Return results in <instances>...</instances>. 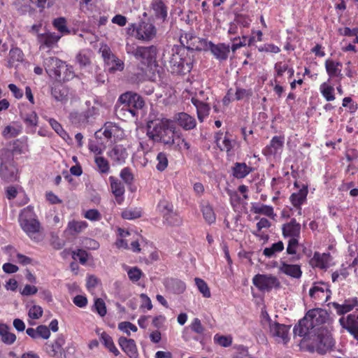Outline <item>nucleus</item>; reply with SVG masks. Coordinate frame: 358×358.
Here are the masks:
<instances>
[{
	"label": "nucleus",
	"instance_id": "1",
	"mask_svg": "<svg viewBox=\"0 0 358 358\" xmlns=\"http://www.w3.org/2000/svg\"><path fill=\"white\" fill-rule=\"evenodd\" d=\"M171 120L166 118L149 121L147 125V135L155 142L173 146L175 143V128L171 126Z\"/></svg>",
	"mask_w": 358,
	"mask_h": 358
},
{
	"label": "nucleus",
	"instance_id": "2",
	"mask_svg": "<svg viewBox=\"0 0 358 358\" xmlns=\"http://www.w3.org/2000/svg\"><path fill=\"white\" fill-rule=\"evenodd\" d=\"M42 58L43 66L50 77L64 80L73 77L69 66L59 58L52 56L46 57L45 55H42Z\"/></svg>",
	"mask_w": 358,
	"mask_h": 358
},
{
	"label": "nucleus",
	"instance_id": "3",
	"mask_svg": "<svg viewBox=\"0 0 358 358\" xmlns=\"http://www.w3.org/2000/svg\"><path fill=\"white\" fill-rule=\"evenodd\" d=\"M127 32L138 41L150 42L157 36V29L152 22L142 20L137 24H129Z\"/></svg>",
	"mask_w": 358,
	"mask_h": 358
},
{
	"label": "nucleus",
	"instance_id": "4",
	"mask_svg": "<svg viewBox=\"0 0 358 358\" xmlns=\"http://www.w3.org/2000/svg\"><path fill=\"white\" fill-rule=\"evenodd\" d=\"M118 102L120 103L121 106L117 108V112L127 111L132 117L136 116L138 110L144 106L143 98L138 94L131 92H127L120 95Z\"/></svg>",
	"mask_w": 358,
	"mask_h": 358
},
{
	"label": "nucleus",
	"instance_id": "5",
	"mask_svg": "<svg viewBox=\"0 0 358 358\" xmlns=\"http://www.w3.org/2000/svg\"><path fill=\"white\" fill-rule=\"evenodd\" d=\"M126 52L133 55L137 60L147 64H151L156 62L158 48L156 45L137 46L134 44H126Z\"/></svg>",
	"mask_w": 358,
	"mask_h": 358
},
{
	"label": "nucleus",
	"instance_id": "6",
	"mask_svg": "<svg viewBox=\"0 0 358 358\" xmlns=\"http://www.w3.org/2000/svg\"><path fill=\"white\" fill-rule=\"evenodd\" d=\"M171 73L176 74H186L192 69V62L190 57L185 55V51H178L172 49V53L169 60Z\"/></svg>",
	"mask_w": 358,
	"mask_h": 358
},
{
	"label": "nucleus",
	"instance_id": "7",
	"mask_svg": "<svg viewBox=\"0 0 358 358\" xmlns=\"http://www.w3.org/2000/svg\"><path fill=\"white\" fill-rule=\"evenodd\" d=\"M332 338L324 330L315 333L309 339L308 348L311 352L323 355L332 346Z\"/></svg>",
	"mask_w": 358,
	"mask_h": 358
},
{
	"label": "nucleus",
	"instance_id": "8",
	"mask_svg": "<svg viewBox=\"0 0 358 358\" xmlns=\"http://www.w3.org/2000/svg\"><path fill=\"white\" fill-rule=\"evenodd\" d=\"M253 284L263 292H269L272 289H279L280 282L277 277L268 274H257L252 279Z\"/></svg>",
	"mask_w": 358,
	"mask_h": 358
},
{
	"label": "nucleus",
	"instance_id": "9",
	"mask_svg": "<svg viewBox=\"0 0 358 358\" xmlns=\"http://www.w3.org/2000/svg\"><path fill=\"white\" fill-rule=\"evenodd\" d=\"M201 43L203 45L202 50H210L213 55L219 61L227 59L230 52V46L229 45L222 43L214 44L206 39L201 41Z\"/></svg>",
	"mask_w": 358,
	"mask_h": 358
},
{
	"label": "nucleus",
	"instance_id": "10",
	"mask_svg": "<svg viewBox=\"0 0 358 358\" xmlns=\"http://www.w3.org/2000/svg\"><path fill=\"white\" fill-rule=\"evenodd\" d=\"M329 315L325 310L315 308L310 310L302 319V324H304L308 320L310 325H312L316 331H322L318 327L326 322Z\"/></svg>",
	"mask_w": 358,
	"mask_h": 358
},
{
	"label": "nucleus",
	"instance_id": "11",
	"mask_svg": "<svg viewBox=\"0 0 358 358\" xmlns=\"http://www.w3.org/2000/svg\"><path fill=\"white\" fill-rule=\"evenodd\" d=\"M22 229L35 243L43 240V236L40 232L41 224L37 218L20 224Z\"/></svg>",
	"mask_w": 358,
	"mask_h": 358
},
{
	"label": "nucleus",
	"instance_id": "12",
	"mask_svg": "<svg viewBox=\"0 0 358 358\" xmlns=\"http://www.w3.org/2000/svg\"><path fill=\"white\" fill-rule=\"evenodd\" d=\"M61 37L62 35L51 31H45V33L38 34L37 42L39 44V50H51L56 48Z\"/></svg>",
	"mask_w": 358,
	"mask_h": 358
},
{
	"label": "nucleus",
	"instance_id": "13",
	"mask_svg": "<svg viewBox=\"0 0 358 358\" xmlns=\"http://www.w3.org/2000/svg\"><path fill=\"white\" fill-rule=\"evenodd\" d=\"M309 296L315 303H322L330 297V292L325 283L315 282L309 290Z\"/></svg>",
	"mask_w": 358,
	"mask_h": 358
},
{
	"label": "nucleus",
	"instance_id": "14",
	"mask_svg": "<svg viewBox=\"0 0 358 358\" xmlns=\"http://www.w3.org/2000/svg\"><path fill=\"white\" fill-rule=\"evenodd\" d=\"M96 108L92 107L83 112H78L73 110L70 113L69 118L71 124L76 127L85 126L90 118L92 117L96 114Z\"/></svg>",
	"mask_w": 358,
	"mask_h": 358
},
{
	"label": "nucleus",
	"instance_id": "15",
	"mask_svg": "<svg viewBox=\"0 0 358 358\" xmlns=\"http://www.w3.org/2000/svg\"><path fill=\"white\" fill-rule=\"evenodd\" d=\"M268 328L270 334L276 341L286 343L289 341L288 334L290 326L274 322L271 323Z\"/></svg>",
	"mask_w": 358,
	"mask_h": 358
},
{
	"label": "nucleus",
	"instance_id": "16",
	"mask_svg": "<svg viewBox=\"0 0 358 358\" xmlns=\"http://www.w3.org/2000/svg\"><path fill=\"white\" fill-rule=\"evenodd\" d=\"M338 322L350 335L358 333V308L347 316H342Z\"/></svg>",
	"mask_w": 358,
	"mask_h": 358
},
{
	"label": "nucleus",
	"instance_id": "17",
	"mask_svg": "<svg viewBox=\"0 0 358 358\" xmlns=\"http://www.w3.org/2000/svg\"><path fill=\"white\" fill-rule=\"evenodd\" d=\"M275 266H277L278 271L287 276L294 278H300L302 275V271L298 264H289L282 259L280 260L279 264L275 263Z\"/></svg>",
	"mask_w": 358,
	"mask_h": 358
},
{
	"label": "nucleus",
	"instance_id": "18",
	"mask_svg": "<svg viewBox=\"0 0 358 358\" xmlns=\"http://www.w3.org/2000/svg\"><path fill=\"white\" fill-rule=\"evenodd\" d=\"M107 155L113 165H121L125 162L128 153L123 145H116L108 151Z\"/></svg>",
	"mask_w": 358,
	"mask_h": 358
},
{
	"label": "nucleus",
	"instance_id": "19",
	"mask_svg": "<svg viewBox=\"0 0 358 358\" xmlns=\"http://www.w3.org/2000/svg\"><path fill=\"white\" fill-rule=\"evenodd\" d=\"M203 38H200L195 36L191 32H185L180 35V43L189 50H195L201 51L203 50V45L201 43V41Z\"/></svg>",
	"mask_w": 358,
	"mask_h": 358
},
{
	"label": "nucleus",
	"instance_id": "20",
	"mask_svg": "<svg viewBox=\"0 0 358 358\" xmlns=\"http://www.w3.org/2000/svg\"><path fill=\"white\" fill-rule=\"evenodd\" d=\"M118 344L122 350L130 358H137L138 357L137 346L134 339L121 336L118 339Z\"/></svg>",
	"mask_w": 358,
	"mask_h": 358
},
{
	"label": "nucleus",
	"instance_id": "21",
	"mask_svg": "<svg viewBox=\"0 0 358 358\" xmlns=\"http://www.w3.org/2000/svg\"><path fill=\"white\" fill-rule=\"evenodd\" d=\"M0 176L6 182H14L18 178V169L16 163L0 166Z\"/></svg>",
	"mask_w": 358,
	"mask_h": 358
},
{
	"label": "nucleus",
	"instance_id": "22",
	"mask_svg": "<svg viewBox=\"0 0 358 358\" xmlns=\"http://www.w3.org/2000/svg\"><path fill=\"white\" fill-rule=\"evenodd\" d=\"M331 306L336 310L338 315L343 316L345 314L350 312L358 306V299L357 297L349 298L345 299L342 304L337 302H332Z\"/></svg>",
	"mask_w": 358,
	"mask_h": 358
},
{
	"label": "nucleus",
	"instance_id": "23",
	"mask_svg": "<svg viewBox=\"0 0 358 358\" xmlns=\"http://www.w3.org/2000/svg\"><path fill=\"white\" fill-rule=\"evenodd\" d=\"M284 137L275 136H273L269 143L263 150V153L266 156L275 155L280 153L283 148Z\"/></svg>",
	"mask_w": 358,
	"mask_h": 358
},
{
	"label": "nucleus",
	"instance_id": "24",
	"mask_svg": "<svg viewBox=\"0 0 358 358\" xmlns=\"http://www.w3.org/2000/svg\"><path fill=\"white\" fill-rule=\"evenodd\" d=\"M151 11L155 18L164 22L168 15V7L162 0H152L150 3Z\"/></svg>",
	"mask_w": 358,
	"mask_h": 358
},
{
	"label": "nucleus",
	"instance_id": "25",
	"mask_svg": "<svg viewBox=\"0 0 358 358\" xmlns=\"http://www.w3.org/2000/svg\"><path fill=\"white\" fill-rule=\"evenodd\" d=\"M174 121L183 129L191 130L196 127V120L186 113H178L174 116Z\"/></svg>",
	"mask_w": 358,
	"mask_h": 358
},
{
	"label": "nucleus",
	"instance_id": "26",
	"mask_svg": "<svg viewBox=\"0 0 358 358\" xmlns=\"http://www.w3.org/2000/svg\"><path fill=\"white\" fill-rule=\"evenodd\" d=\"M282 230L285 237H289L290 238H296L298 239L301 233V224L293 218L289 222L282 225Z\"/></svg>",
	"mask_w": 358,
	"mask_h": 358
},
{
	"label": "nucleus",
	"instance_id": "27",
	"mask_svg": "<svg viewBox=\"0 0 358 358\" xmlns=\"http://www.w3.org/2000/svg\"><path fill=\"white\" fill-rule=\"evenodd\" d=\"M307 320L304 324H302V319L299 321L298 325L294 328V333L304 338L310 339L312 336L317 331Z\"/></svg>",
	"mask_w": 358,
	"mask_h": 358
},
{
	"label": "nucleus",
	"instance_id": "28",
	"mask_svg": "<svg viewBox=\"0 0 358 358\" xmlns=\"http://www.w3.org/2000/svg\"><path fill=\"white\" fill-rule=\"evenodd\" d=\"M331 261V255L329 253H320L315 252L313 257L310 260V264L313 267L324 269L329 267Z\"/></svg>",
	"mask_w": 358,
	"mask_h": 358
},
{
	"label": "nucleus",
	"instance_id": "29",
	"mask_svg": "<svg viewBox=\"0 0 358 358\" xmlns=\"http://www.w3.org/2000/svg\"><path fill=\"white\" fill-rule=\"evenodd\" d=\"M109 181L110 183L111 192L115 196L117 203L121 204L123 201V195L125 192L124 185L121 181L113 176L109 177Z\"/></svg>",
	"mask_w": 358,
	"mask_h": 358
},
{
	"label": "nucleus",
	"instance_id": "30",
	"mask_svg": "<svg viewBox=\"0 0 358 358\" xmlns=\"http://www.w3.org/2000/svg\"><path fill=\"white\" fill-rule=\"evenodd\" d=\"M308 193V187L303 185L296 192H294L290 195L289 201L294 207H299V206H302L306 202Z\"/></svg>",
	"mask_w": 358,
	"mask_h": 358
},
{
	"label": "nucleus",
	"instance_id": "31",
	"mask_svg": "<svg viewBox=\"0 0 358 358\" xmlns=\"http://www.w3.org/2000/svg\"><path fill=\"white\" fill-rule=\"evenodd\" d=\"M215 139L216 145L220 150L228 152L233 148L232 141L228 137L227 133L223 135L222 133L218 132L215 134Z\"/></svg>",
	"mask_w": 358,
	"mask_h": 358
},
{
	"label": "nucleus",
	"instance_id": "32",
	"mask_svg": "<svg viewBox=\"0 0 358 358\" xmlns=\"http://www.w3.org/2000/svg\"><path fill=\"white\" fill-rule=\"evenodd\" d=\"M0 341L8 345L13 344L16 341L15 334L10 332V327L4 323H0Z\"/></svg>",
	"mask_w": 358,
	"mask_h": 358
},
{
	"label": "nucleus",
	"instance_id": "33",
	"mask_svg": "<svg viewBox=\"0 0 358 358\" xmlns=\"http://www.w3.org/2000/svg\"><path fill=\"white\" fill-rule=\"evenodd\" d=\"M21 117L26 124L27 132L34 133L38 122L37 114L34 111H31L27 113H22Z\"/></svg>",
	"mask_w": 358,
	"mask_h": 358
},
{
	"label": "nucleus",
	"instance_id": "34",
	"mask_svg": "<svg viewBox=\"0 0 358 358\" xmlns=\"http://www.w3.org/2000/svg\"><path fill=\"white\" fill-rule=\"evenodd\" d=\"M251 211L255 214H261L269 217L272 219L276 216L274 213L273 208L271 206L259 204L257 203H252Z\"/></svg>",
	"mask_w": 358,
	"mask_h": 358
},
{
	"label": "nucleus",
	"instance_id": "35",
	"mask_svg": "<svg viewBox=\"0 0 358 358\" xmlns=\"http://www.w3.org/2000/svg\"><path fill=\"white\" fill-rule=\"evenodd\" d=\"M64 343V337L62 335H59L52 345V355L57 358H66V353L63 352V345Z\"/></svg>",
	"mask_w": 358,
	"mask_h": 358
},
{
	"label": "nucleus",
	"instance_id": "36",
	"mask_svg": "<svg viewBox=\"0 0 358 358\" xmlns=\"http://www.w3.org/2000/svg\"><path fill=\"white\" fill-rule=\"evenodd\" d=\"M325 68L330 78L337 77L341 75L342 64L331 59L325 61Z\"/></svg>",
	"mask_w": 358,
	"mask_h": 358
},
{
	"label": "nucleus",
	"instance_id": "37",
	"mask_svg": "<svg viewBox=\"0 0 358 358\" xmlns=\"http://www.w3.org/2000/svg\"><path fill=\"white\" fill-rule=\"evenodd\" d=\"M192 103L196 108L199 120L202 122L203 119L209 114L210 106L208 104L198 100L196 98L192 99Z\"/></svg>",
	"mask_w": 358,
	"mask_h": 358
},
{
	"label": "nucleus",
	"instance_id": "38",
	"mask_svg": "<svg viewBox=\"0 0 358 358\" xmlns=\"http://www.w3.org/2000/svg\"><path fill=\"white\" fill-rule=\"evenodd\" d=\"M24 60V53L19 48H13L9 52L8 66H17Z\"/></svg>",
	"mask_w": 358,
	"mask_h": 358
},
{
	"label": "nucleus",
	"instance_id": "39",
	"mask_svg": "<svg viewBox=\"0 0 358 358\" xmlns=\"http://www.w3.org/2000/svg\"><path fill=\"white\" fill-rule=\"evenodd\" d=\"M233 176L238 179L246 177L251 171L252 168L247 166L245 163H235L232 168Z\"/></svg>",
	"mask_w": 358,
	"mask_h": 358
},
{
	"label": "nucleus",
	"instance_id": "40",
	"mask_svg": "<svg viewBox=\"0 0 358 358\" xmlns=\"http://www.w3.org/2000/svg\"><path fill=\"white\" fill-rule=\"evenodd\" d=\"M101 336V342L103 345L112 353L115 356H118L120 352L115 347L113 338L110 336H109L106 332L103 331L100 334Z\"/></svg>",
	"mask_w": 358,
	"mask_h": 358
},
{
	"label": "nucleus",
	"instance_id": "41",
	"mask_svg": "<svg viewBox=\"0 0 358 358\" xmlns=\"http://www.w3.org/2000/svg\"><path fill=\"white\" fill-rule=\"evenodd\" d=\"M16 148H13L12 150L8 148L0 150V166L15 163L14 161V152H16Z\"/></svg>",
	"mask_w": 358,
	"mask_h": 358
},
{
	"label": "nucleus",
	"instance_id": "42",
	"mask_svg": "<svg viewBox=\"0 0 358 358\" xmlns=\"http://www.w3.org/2000/svg\"><path fill=\"white\" fill-rule=\"evenodd\" d=\"M166 287L176 294L182 293L185 289V284L178 279H170L166 282Z\"/></svg>",
	"mask_w": 358,
	"mask_h": 358
},
{
	"label": "nucleus",
	"instance_id": "43",
	"mask_svg": "<svg viewBox=\"0 0 358 358\" xmlns=\"http://www.w3.org/2000/svg\"><path fill=\"white\" fill-rule=\"evenodd\" d=\"M87 227V223L85 221L72 220L68 223L66 231L71 235L80 233Z\"/></svg>",
	"mask_w": 358,
	"mask_h": 358
},
{
	"label": "nucleus",
	"instance_id": "44",
	"mask_svg": "<svg viewBox=\"0 0 358 358\" xmlns=\"http://www.w3.org/2000/svg\"><path fill=\"white\" fill-rule=\"evenodd\" d=\"M35 218H37V216L34 210V207L28 206L21 210L18 217V222L19 224H21Z\"/></svg>",
	"mask_w": 358,
	"mask_h": 358
},
{
	"label": "nucleus",
	"instance_id": "45",
	"mask_svg": "<svg viewBox=\"0 0 358 358\" xmlns=\"http://www.w3.org/2000/svg\"><path fill=\"white\" fill-rule=\"evenodd\" d=\"M320 92L327 101H332L336 99L334 88L328 82H324L320 85Z\"/></svg>",
	"mask_w": 358,
	"mask_h": 358
},
{
	"label": "nucleus",
	"instance_id": "46",
	"mask_svg": "<svg viewBox=\"0 0 358 358\" xmlns=\"http://www.w3.org/2000/svg\"><path fill=\"white\" fill-rule=\"evenodd\" d=\"M201 210L206 222H207L208 224L215 222L216 216L213 207L208 203H203L201 206Z\"/></svg>",
	"mask_w": 358,
	"mask_h": 358
},
{
	"label": "nucleus",
	"instance_id": "47",
	"mask_svg": "<svg viewBox=\"0 0 358 358\" xmlns=\"http://www.w3.org/2000/svg\"><path fill=\"white\" fill-rule=\"evenodd\" d=\"M284 250V244L282 241H278L271 245L269 248H266L263 250V255L268 258L275 256L276 253L280 252Z\"/></svg>",
	"mask_w": 358,
	"mask_h": 358
},
{
	"label": "nucleus",
	"instance_id": "48",
	"mask_svg": "<svg viewBox=\"0 0 358 358\" xmlns=\"http://www.w3.org/2000/svg\"><path fill=\"white\" fill-rule=\"evenodd\" d=\"M52 24L54 27L60 32L62 36L70 33V30L66 26V20L64 17H61L55 19L52 22Z\"/></svg>",
	"mask_w": 358,
	"mask_h": 358
},
{
	"label": "nucleus",
	"instance_id": "49",
	"mask_svg": "<svg viewBox=\"0 0 358 358\" xmlns=\"http://www.w3.org/2000/svg\"><path fill=\"white\" fill-rule=\"evenodd\" d=\"M164 222L171 226H178L182 223L180 217L173 210L163 216Z\"/></svg>",
	"mask_w": 358,
	"mask_h": 358
},
{
	"label": "nucleus",
	"instance_id": "50",
	"mask_svg": "<svg viewBox=\"0 0 358 358\" xmlns=\"http://www.w3.org/2000/svg\"><path fill=\"white\" fill-rule=\"evenodd\" d=\"M22 126L13 127L10 125L6 126L2 131V136L5 138H10L15 137L22 133Z\"/></svg>",
	"mask_w": 358,
	"mask_h": 358
},
{
	"label": "nucleus",
	"instance_id": "51",
	"mask_svg": "<svg viewBox=\"0 0 358 358\" xmlns=\"http://www.w3.org/2000/svg\"><path fill=\"white\" fill-rule=\"evenodd\" d=\"M157 210L159 213L163 216L169 213H171L173 210V204L165 199H162L159 201L157 205Z\"/></svg>",
	"mask_w": 358,
	"mask_h": 358
},
{
	"label": "nucleus",
	"instance_id": "52",
	"mask_svg": "<svg viewBox=\"0 0 358 358\" xmlns=\"http://www.w3.org/2000/svg\"><path fill=\"white\" fill-rule=\"evenodd\" d=\"M142 212L141 208L126 209L122 213V217L126 220H134L141 217Z\"/></svg>",
	"mask_w": 358,
	"mask_h": 358
},
{
	"label": "nucleus",
	"instance_id": "53",
	"mask_svg": "<svg viewBox=\"0 0 358 358\" xmlns=\"http://www.w3.org/2000/svg\"><path fill=\"white\" fill-rule=\"evenodd\" d=\"M94 162L100 173H108L109 172V163L106 159L103 157H96Z\"/></svg>",
	"mask_w": 358,
	"mask_h": 358
},
{
	"label": "nucleus",
	"instance_id": "54",
	"mask_svg": "<svg viewBox=\"0 0 358 358\" xmlns=\"http://www.w3.org/2000/svg\"><path fill=\"white\" fill-rule=\"evenodd\" d=\"M156 159L157 162L156 169L159 171H164L166 169L169 163L167 155L163 152H161L157 155Z\"/></svg>",
	"mask_w": 358,
	"mask_h": 358
},
{
	"label": "nucleus",
	"instance_id": "55",
	"mask_svg": "<svg viewBox=\"0 0 358 358\" xmlns=\"http://www.w3.org/2000/svg\"><path fill=\"white\" fill-rule=\"evenodd\" d=\"M194 281H195L197 288L199 289L200 292L203 294V296L206 298L210 297V289H209L206 282L203 280L199 278H196L194 279Z\"/></svg>",
	"mask_w": 358,
	"mask_h": 358
},
{
	"label": "nucleus",
	"instance_id": "56",
	"mask_svg": "<svg viewBox=\"0 0 358 358\" xmlns=\"http://www.w3.org/2000/svg\"><path fill=\"white\" fill-rule=\"evenodd\" d=\"M252 96V90L237 87L235 93V99L237 101L248 100Z\"/></svg>",
	"mask_w": 358,
	"mask_h": 358
},
{
	"label": "nucleus",
	"instance_id": "57",
	"mask_svg": "<svg viewBox=\"0 0 358 358\" xmlns=\"http://www.w3.org/2000/svg\"><path fill=\"white\" fill-rule=\"evenodd\" d=\"M115 61L113 60L112 62L107 63V66H108V69L110 72H115L117 71H122L124 69V64L123 61L120 59L118 57L115 56Z\"/></svg>",
	"mask_w": 358,
	"mask_h": 358
},
{
	"label": "nucleus",
	"instance_id": "58",
	"mask_svg": "<svg viewBox=\"0 0 358 358\" xmlns=\"http://www.w3.org/2000/svg\"><path fill=\"white\" fill-rule=\"evenodd\" d=\"M174 140V145L173 146H169V148H173L174 149L178 150H189L190 148L189 143L187 142L184 138H180L179 136H175Z\"/></svg>",
	"mask_w": 358,
	"mask_h": 358
},
{
	"label": "nucleus",
	"instance_id": "59",
	"mask_svg": "<svg viewBox=\"0 0 358 358\" xmlns=\"http://www.w3.org/2000/svg\"><path fill=\"white\" fill-rule=\"evenodd\" d=\"M118 329L128 336L131 334L130 331L136 332L138 330L137 327L130 322H122L119 323Z\"/></svg>",
	"mask_w": 358,
	"mask_h": 358
},
{
	"label": "nucleus",
	"instance_id": "60",
	"mask_svg": "<svg viewBox=\"0 0 358 358\" xmlns=\"http://www.w3.org/2000/svg\"><path fill=\"white\" fill-rule=\"evenodd\" d=\"M214 341L222 347H229L231 345L232 338L231 336H220L216 334L214 336Z\"/></svg>",
	"mask_w": 358,
	"mask_h": 358
},
{
	"label": "nucleus",
	"instance_id": "61",
	"mask_svg": "<svg viewBox=\"0 0 358 358\" xmlns=\"http://www.w3.org/2000/svg\"><path fill=\"white\" fill-rule=\"evenodd\" d=\"M142 274V271L137 267H132L127 271L129 278L134 282L138 281Z\"/></svg>",
	"mask_w": 358,
	"mask_h": 358
},
{
	"label": "nucleus",
	"instance_id": "62",
	"mask_svg": "<svg viewBox=\"0 0 358 358\" xmlns=\"http://www.w3.org/2000/svg\"><path fill=\"white\" fill-rule=\"evenodd\" d=\"M94 306L96 312L98 313V314L100 316L103 317L106 315V314L107 313L106 307V304L102 299H100V298L96 299L94 301Z\"/></svg>",
	"mask_w": 358,
	"mask_h": 358
},
{
	"label": "nucleus",
	"instance_id": "63",
	"mask_svg": "<svg viewBox=\"0 0 358 358\" xmlns=\"http://www.w3.org/2000/svg\"><path fill=\"white\" fill-rule=\"evenodd\" d=\"M43 315V309L40 306L34 305L29 310L28 315L30 318L37 320Z\"/></svg>",
	"mask_w": 358,
	"mask_h": 358
},
{
	"label": "nucleus",
	"instance_id": "64",
	"mask_svg": "<svg viewBox=\"0 0 358 358\" xmlns=\"http://www.w3.org/2000/svg\"><path fill=\"white\" fill-rule=\"evenodd\" d=\"M101 56L103 58V60L105 63L107 64L108 62H112L113 60L115 62V55L112 52L110 49L105 46L104 48L101 49Z\"/></svg>",
	"mask_w": 358,
	"mask_h": 358
}]
</instances>
